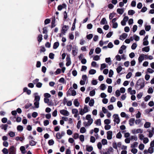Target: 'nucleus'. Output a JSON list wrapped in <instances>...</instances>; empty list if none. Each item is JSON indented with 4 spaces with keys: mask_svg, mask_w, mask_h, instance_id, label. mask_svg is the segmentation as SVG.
I'll list each match as a JSON object with an SVG mask.
<instances>
[{
    "mask_svg": "<svg viewBox=\"0 0 154 154\" xmlns=\"http://www.w3.org/2000/svg\"><path fill=\"white\" fill-rule=\"evenodd\" d=\"M82 119L84 120L85 119L88 120L87 122H85L83 123L85 127L90 126L92 124L93 121V119L91 118V115L90 114L87 115L85 118L84 117H83Z\"/></svg>",
    "mask_w": 154,
    "mask_h": 154,
    "instance_id": "obj_1",
    "label": "nucleus"
},
{
    "mask_svg": "<svg viewBox=\"0 0 154 154\" xmlns=\"http://www.w3.org/2000/svg\"><path fill=\"white\" fill-rule=\"evenodd\" d=\"M113 117L114 119V122H116L117 124H119L120 122V120L118 114H114L113 115Z\"/></svg>",
    "mask_w": 154,
    "mask_h": 154,
    "instance_id": "obj_4",
    "label": "nucleus"
},
{
    "mask_svg": "<svg viewBox=\"0 0 154 154\" xmlns=\"http://www.w3.org/2000/svg\"><path fill=\"white\" fill-rule=\"evenodd\" d=\"M9 152L12 154H16V148L15 147L12 146L9 148Z\"/></svg>",
    "mask_w": 154,
    "mask_h": 154,
    "instance_id": "obj_6",
    "label": "nucleus"
},
{
    "mask_svg": "<svg viewBox=\"0 0 154 154\" xmlns=\"http://www.w3.org/2000/svg\"><path fill=\"white\" fill-rule=\"evenodd\" d=\"M59 45V43L58 42H55L53 45V48L54 49H57Z\"/></svg>",
    "mask_w": 154,
    "mask_h": 154,
    "instance_id": "obj_27",
    "label": "nucleus"
},
{
    "mask_svg": "<svg viewBox=\"0 0 154 154\" xmlns=\"http://www.w3.org/2000/svg\"><path fill=\"white\" fill-rule=\"evenodd\" d=\"M60 113L64 116H68L69 115V112L66 110L62 109L60 111Z\"/></svg>",
    "mask_w": 154,
    "mask_h": 154,
    "instance_id": "obj_7",
    "label": "nucleus"
},
{
    "mask_svg": "<svg viewBox=\"0 0 154 154\" xmlns=\"http://www.w3.org/2000/svg\"><path fill=\"white\" fill-rule=\"evenodd\" d=\"M101 51V49L99 47L97 48L95 50V52L97 54H99Z\"/></svg>",
    "mask_w": 154,
    "mask_h": 154,
    "instance_id": "obj_34",
    "label": "nucleus"
},
{
    "mask_svg": "<svg viewBox=\"0 0 154 154\" xmlns=\"http://www.w3.org/2000/svg\"><path fill=\"white\" fill-rule=\"evenodd\" d=\"M35 99L34 101L39 102L40 100V97L38 95L37 93H35L34 94Z\"/></svg>",
    "mask_w": 154,
    "mask_h": 154,
    "instance_id": "obj_9",
    "label": "nucleus"
},
{
    "mask_svg": "<svg viewBox=\"0 0 154 154\" xmlns=\"http://www.w3.org/2000/svg\"><path fill=\"white\" fill-rule=\"evenodd\" d=\"M72 45H67V50L69 52H70L72 50Z\"/></svg>",
    "mask_w": 154,
    "mask_h": 154,
    "instance_id": "obj_56",
    "label": "nucleus"
},
{
    "mask_svg": "<svg viewBox=\"0 0 154 154\" xmlns=\"http://www.w3.org/2000/svg\"><path fill=\"white\" fill-rule=\"evenodd\" d=\"M93 149V148L92 146H86V150L88 151L89 152H91Z\"/></svg>",
    "mask_w": 154,
    "mask_h": 154,
    "instance_id": "obj_28",
    "label": "nucleus"
},
{
    "mask_svg": "<svg viewBox=\"0 0 154 154\" xmlns=\"http://www.w3.org/2000/svg\"><path fill=\"white\" fill-rule=\"evenodd\" d=\"M144 54H141L140 55L138 59V62L139 63H140L144 60Z\"/></svg>",
    "mask_w": 154,
    "mask_h": 154,
    "instance_id": "obj_12",
    "label": "nucleus"
},
{
    "mask_svg": "<svg viewBox=\"0 0 154 154\" xmlns=\"http://www.w3.org/2000/svg\"><path fill=\"white\" fill-rule=\"evenodd\" d=\"M122 137V135L120 132H119L116 135V137L118 139H120Z\"/></svg>",
    "mask_w": 154,
    "mask_h": 154,
    "instance_id": "obj_63",
    "label": "nucleus"
},
{
    "mask_svg": "<svg viewBox=\"0 0 154 154\" xmlns=\"http://www.w3.org/2000/svg\"><path fill=\"white\" fill-rule=\"evenodd\" d=\"M66 5L65 3H63L61 5H59L57 7V9L59 11L61 10L63 8H66Z\"/></svg>",
    "mask_w": 154,
    "mask_h": 154,
    "instance_id": "obj_11",
    "label": "nucleus"
},
{
    "mask_svg": "<svg viewBox=\"0 0 154 154\" xmlns=\"http://www.w3.org/2000/svg\"><path fill=\"white\" fill-rule=\"evenodd\" d=\"M72 112L73 114H77L78 113V110L76 109H72Z\"/></svg>",
    "mask_w": 154,
    "mask_h": 154,
    "instance_id": "obj_36",
    "label": "nucleus"
},
{
    "mask_svg": "<svg viewBox=\"0 0 154 154\" xmlns=\"http://www.w3.org/2000/svg\"><path fill=\"white\" fill-rule=\"evenodd\" d=\"M143 143L146 144L148 143L149 141V139L147 137H145L143 140Z\"/></svg>",
    "mask_w": 154,
    "mask_h": 154,
    "instance_id": "obj_62",
    "label": "nucleus"
},
{
    "mask_svg": "<svg viewBox=\"0 0 154 154\" xmlns=\"http://www.w3.org/2000/svg\"><path fill=\"white\" fill-rule=\"evenodd\" d=\"M137 46V44L135 43H134L131 46V48L133 50H134L136 48Z\"/></svg>",
    "mask_w": 154,
    "mask_h": 154,
    "instance_id": "obj_38",
    "label": "nucleus"
},
{
    "mask_svg": "<svg viewBox=\"0 0 154 154\" xmlns=\"http://www.w3.org/2000/svg\"><path fill=\"white\" fill-rule=\"evenodd\" d=\"M135 121L134 119L131 118L129 120V124L130 126H132L133 125Z\"/></svg>",
    "mask_w": 154,
    "mask_h": 154,
    "instance_id": "obj_23",
    "label": "nucleus"
},
{
    "mask_svg": "<svg viewBox=\"0 0 154 154\" xmlns=\"http://www.w3.org/2000/svg\"><path fill=\"white\" fill-rule=\"evenodd\" d=\"M94 100L93 99H91L90 101L89 105L91 106H93L94 103Z\"/></svg>",
    "mask_w": 154,
    "mask_h": 154,
    "instance_id": "obj_37",
    "label": "nucleus"
},
{
    "mask_svg": "<svg viewBox=\"0 0 154 154\" xmlns=\"http://www.w3.org/2000/svg\"><path fill=\"white\" fill-rule=\"evenodd\" d=\"M147 71L150 73H152L154 72V70L150 68H148L147 69Z\"/></svg>",
    "mask_w": 154,
    "mask_h": 154,
    "instance_id": "obj_60",
    "label": "nucleus"
},
{
    "mask_svg": "<svg viewBox=\"0 0 154 154\" xmlns=\"http://www.w3.org/2000/svg\"><path fill=\"white\" fill-rule=\"evenodd\" d=\"M117 13L120 15L123 14L124 11L123 9L118 8L117 10Z\"/></svg>",
    "mask_w": 154,
    "mask_h": 154,
    "instance_id": "obj_24",
    "label": "nucleus"
},
{
    "mask_svg": "<svg viewBox=\"0 0 154 154\" xmlns=\"http://www.w3.org/2000/svg\"><path fill=\"white\" fill-rule=\"evenodd\" d=\"M69 29L68 26L64 25L62 27V33H64L67 30Z\"/></svg>",
    "mask_w": 154,
    "mask_h": 154,
    "instance_id": "obj_13",
    "label": "nucleus"
},
{
    "mask_svg": "<svg viewBox=\"0 0 154 154\" xmlns=\"http://www.w3.org/2000/svg\"><path fill=\"white\" fill-rule=\"evenodd\" d=\"M73 104L76 107H78L80 104L78 100L77 99H75L73 101Z\"/></svg>",
    "mask_w": 154,
    "mask_h": 154,
    "instance_id": "obj_21",
    "label": "nucleus"
},
{
    "mask_svg": "<svg viewBox=\"0 0 154 154\" xmlns=\"http://www.w3.org/2000/svg\"><path fill=\"white\" fill-rule=\"evenodd\" d=\"M23 92H26L28 95H30L31 93V91L30 90L28 89L27 87H25L23 89Z\"/></svg>",
    "mask_w": 154,
    "mask_h": 154,
    "instance_id": "obj_16",
    "label": "nucleus"
},
{
    "mask_svg": "<svg viewBox=\"0 0 154 154\" xmlns=\"http://www.w3.org/2000/svg\"><path fill=\"white\" fill-rule=\"evenodd\" d=\"M112 131H109L107 132V138L108 140H110L112 138Z\"/></svg>",
    "mask_w": 154,
    "mask_h": 154,
    "instance_id": "obj_10",
    "label": "nucleus"
},
{
    "mask_svg": "<svg viewBox=\"0 0 154 154\" xmlns=\"http://www.w3.org/2000/svg\"><path fill=\"white\" fill-rule=\"evenodd\" d=\"M135 13L134 11L132 10H129L128 11V14L129 15H133Z\"/></svg>",
    "mask_w": 154,
    "mask_h": 154,
    "instance_id": "obj_32",
    "label": "nucleus"
},
{
    "mask_svg": "<svg viewBox=\"0 0 154 154\" xmlns=\"http://www.w3.org/2000/svg\"><path fill=\"white\" fill-rule=\"evenodd\" d=\"M17 129L19 131H22L23 129V127L22 126L19 125L17 126Z\"/></svg>",
    "mask_w": 154,
    "mask_h": 154,
    "instance_id": "obj_39",
    "label": "nucleus"
},
{
    "mask_svg": "<svg viewBox=\"0 0 154 154\" xmlns=\"http://www.w3.org/2000/svg\"><path fill=\"white\" fill-rule=\"evenodd\" d=\"M79 114L81 115H83L85 113L88 112V109L87 105H85L83 109L80 108L79 109Z\"/></svg>",
    "mask_w": 154,
    "mask_h": 154,
    "instance_id": "obj_3",
    "label": "nucleus"
},
{
    "mask_svg": "<svg viewBox=\"0 0 154 154\" xmlns=\"http://www.w3.org/2000/svg\"><path fill=\"white\" fill-rule=\"evenodd\" d=\"M110 121L109 119H106L104 120V123L106 125H109L110 123Z\"/></svg>",
    "mask_w": 154,
    "mask_h": 154,
    "instance_id": "obj_45",
    "label": "nucleus"
},
{
    "mask_svg": "<svg viewBox=\"0 0 154 154\" xmlns=\"http://www.w3.org/2000/svg\"><path fill=\"white\" fill-rule=\"evenodd\" d=\"M153 89L152 87H150L149 88L147 92L149 94H152L153 92Z\"/></svg>",
    "mask_w": 154,
    "mask_h": 154,
    "instance_id": "obj_46",
    "label": "nucleus"
},
{
    "mask_svg": "<svg viewBox=\"0 0 154 154\" xmlns=\"http://www.w3.org/2000/svg\"><path fill=\"white\" fill-rule=\"evenodd\" d=\"M130 139L131 140H134L136 141L137 140V136H131L130 137Z\"/></svg>",
    "mask_w": 154,
    "mask_h": 154,
    "instance_id": "obj_25",
    "label": "nucleus"
},
{
    "mask_svg": "<svg viewBox=\"0 0 154 154\" xmlns=\"http://www.w3.org/2000/svg\"><path fill=\"white\" fill-rule=\"evenodd\" d=\"M8 126L7 124H2L1 125L0 127L2 129H4L5 131H6Z\"/></svg>",
    "mask_w": 154,
    "mask_h": 154,
    "instance_id": "obj_17",
    "label": "nucleus"
},
{
    "mask_svg": "<svg viewBox=\"0 0 154 154\" xmlns=\"http://www.w3.org/2000/svg\"><path fill=\"white\" fill-rule=\"evenodd\" d=\"M95 139L94 137L93 136H91L90 137V142L92 143H94L95 142Z\"/></svg>",
    "mask_w": 154,
    "mask_h": 154,
    "instance_id": "obj_55",
    "label": "nucleus"
},
{
    "mask_svg": "<svg viewBox=\"0 0 154 154\" xmlns=\"http://www.w3.org/2000/svg\"><path fill=\"white\" fill-rule=\"evenodd\" d=\"M20 149L21 152L22 153L24 154L26 152L25 147L24 146H21L20 148Z\"/></svg>",
    "mask_w": 154,
    "mask_h": 154,
    "instance_id": "obj_22",
    "label": "nucleus"
},
{
    "mask_svg": "<svg viewBox=\"0 0 154 154\" xmlns=\"http://www.w3.org/2000/svg\"><path fill=\"white\" fill-rule=\"evenodd\" d=\"M9 135H10V136L11 137H14L15 136V134L14 132L13 131H10L8 133Z\"/></svg>",
    "mask_w": 154,
    "mask_h": 154,
    "instance_id": "obj_61",
    "label": "nucleus"
},
{
    "mask_svg": "<svg viewBox=\"0 0 154 154\" xmlns=\"http://www.w3.org/2000/svg\"><path fill=\"white\" fill-rule=\"evenodd\" d=\"M139 138L141 140H143L144 138V137L143 134H139L138 135Z\"/></svg>",
    "mask_w": 154,
    "mask_h": 154,
    "instance_id": "obj_54",
    "label": "nucleus"
},
{
    "mask_svg": "<svg viewBox=\"0 0 154 154\" xmlns=\"http://www.w3.org/2000/svg\"><path fill=\"white\" fill-rule=\"evenodd\" d=\"M111 127L110 125H106L105 126L104 128L106 130H108L110 129L111 128Z\"/></svg>",
    "mask_w": 154,
    "mask_h": 154,
    "instance_id": "obj_57",
    "label": "nucleus"
},
{
    "mask_svg": "<svg viewBox=\"0 0 154 154\" xmlns=\"http://www.w3.org/2000/svg\"><path fill=\"white\" fill-rule=\"evenodd\" d=\"M128 35L126 33H123L120 37V39L121 40H123L125 39L127 37Z\"/></svg>",
    "mask_w": 154,
    "mask_h": 154,
    "instance_id": "obj_14",
    "label": "nucleus"
},
{
    "mask_svg": "<svg viewBox=\"0 0 154 154\" xmlns=\"http://www.w3.org/2000/svg\"><path fill=\"white\" fill-rule=\"evenodd\" d=\"M65 132L63 131H62L60 133L57 132L56 135V138L57 139H60L65 135Z\"/></svg>",
    "mask_w": 154,
    "mask_h": 154,
    "instance_id": "obj_5",
    "label": "nucleus"
},
{
    "mask_svg": "<svg viewBox=\"0 0 154 154\" xmlns=\"http://www.w3.org/2000/svg\"><path fill=\"white\" fill-rule=\"evenodd\" d=\"M55 17L52 18L51 22V28H53L56 26L55 24Z\"/></svg>",
    "mask_w": 154,
    "mask_h": 154,
    "instance_id": "obj_18",
    "label": "nucleus"
},
{
    "mask_svg": "<svg viewBox=\"0 0 154 154\" xmlns=\"http://www.w3.org/2000/svg\"><path fill=\"white\" fill-rule=\"evenodd\" d=\"M48 144L50 146H51L53 145L54 143V141L53 140L51 139L49 140L48 142Z\"/></svg>",
    "mask_w": 154,
    "mask_h": 154,
    "instance_id": "obj_44",
    "label": "nucleus"
},
{
    "mask_svg": "<svg viewBox=\"0 0 154 154\" xmlns=\"http://www.w3.org/2000/svg\"><path fill=\"white\" fill-rule=\"evenodd\" d=\"M147 131L149 133V134L148 135L149 137V138H151L152 137L153 135V134L154 133H153L152 131V128L151 129V130L148 129L147 130Z\"/></svg>",
    "mask_w": 154,
    "mask_h": 154,
    "instance_id": "obj_20",
    "label": "nucleus"
},
{
    "mask_svg": "<svg viewBox=\"0 0 154 154\" xmlns=\"http://www.w3.org/2000/svg\"><path fill=\"white\" fill-rule=\"evenodd\" d=\"M122 68L121 66H118L117 69V72L118 73H119L122 70Z\"/></svg>",
    "mask_w": 154,
    "mask_h": 154,
    "instance_id": "obj_53",
    "label": "nucleus"
},
{
    "mask_svg": "<svg viewBox=\"0 0 154 154\" xmlns=\"http://www.w3.org/2000/svg\"><path fill=\"white\" fill-rule=\"evenodd\" d=\"M95 124L97 125H101L100 119H97L95 122Z\"/></svg>",
    "mask_w": 154,
    "mask_h": 154,
    "instance_id": "obj_50",
    "label": "nucleus"
},
{
    "mask_svg": "<svg viewBox=\"0 0 154 154\" xmlns=\"http://www.w3.org/2000/svg\"><path fill=\"white\" fill-rule=\"evenodd\" d=\"M149 152L150 154L152 153L153 152L154 148L153 147L151 146L148 149Z\"/></svg>",
    "mask_w": 154,
    "mask_h": 154,
    "instance_id": "obj_30",
    "label": "nucleus"
},
{
    "mask_svg": "<svg viewBox=\"0 0 154 154\" xmlns=\"http://www.w3.org/2000/svg\"><path fill=\"white\" fill-rule=\"evenodd\" d=\"M86 131V130L84 127H82L80 128V132L81 133H85Z\"/></svg>",
    "mask_w": 154,
    "mask_h": 154,
    "instance_id": "obj_33",
    "label": "nucleus"
},
{
    "mask_svg": "<svg viewBox=\"0 0 154 154\" xmlns=\"http://www.w3.org/2000/svg\"><path fill=\"white\" fill-rule=\"evenodd\" d=\"M151 29V26L150 25H145V29L147 31H149Z\"/></svg>",
    "mask_w": 154,
    "mask_h": 154,
    "instance_id": "obj_49",
    "label": "nucleus"
},
{
    "mask_svg": "<svg viewBox=\"0 0 154 154\" xmlns=\"http://www.w3.org/2000/svg\"><path fill=\"white\" fill-rule=\"evenodd\" d=\"M79 139L80 141L83 142L84 140V136L83 135H81L79 136Z\"/></svg>",
    "mask_w": 154,
    "mask_h": 154,
    "instance_id": "obj_58",
    "label": "nucleus"
},
{
    "mask_svg": "<svg viewBox=\"0 0 154 154\" xmlns=\"http://www.w3.org/2000/svg\"><path fill=\"white\" fill-rule=\"evenodd\" d=\"M100 24L101 25H104L107 24V22L105 18H103L102 19L100 22Z\"/></svg>",
    "mask_w": 154,
    "mask_h": 154,
    "instance_id": "obj_19",
    "label": "nucleus"
},
{
    "mask_svg": "<svg viewBox=\"0 0 154 154\" xmlns=\"http://www.w3.org/2000/svg\"><path fill=\"white\" fill-rule=\"evenodd\" d=\"M95 92L94 90H93L90 92L89 95L91 96H93L95 94Z\"/></svg>",
    "mask_w": 154,
    "mask_h": 154,
    "instance_id": "obj_47",
    "label": "nucleus"
},
{
    "mask_svg": "<svg viewBox=\"0 0 154 154\" xmlns=\"http://www.w3.org/2000/svg\"><path fill=\"white\" fill-rule=\"evenodd\" d=\"M100 89L102 90H104L106 88L105 85L104 84H102L100 86Z\"/></svg>",
    "mask_w": 154,
    "mask_h": 154,
    "instance_id": "obj_31",
    "label": "nucleus"
},
{
    "mask_svg": "<svg viewBox=\"0 0 154 154\" xmlns=\"http://www.w3.org/2000/svg\"><path fill=\"white\" fill-rule=\"evenodd\" d=\"M73 137L75 139H76L79 137V134L76 133H75L73 134Z\"/></svg>",
    "mask_w": 154,
    "mask_h": 154,
    "instance_id": "obj_41",
    "label": "nucleus"
},
{
    "mask_svg": "<svg viewBox=\"0 0 154 154\" xmlns=\"http://www.w3.org/2000/svg\"><path fill=\"white\" fill-rule=\"evenodd\" d=\"M106 67V65L105 63H103L101 64L100 68L101 70H102L104 68H105Z\"/></svg>",
    "mask_w": 154,
    "mask_h": 154,
    "instance_id": "obj_59",
    "label": "nucleus"
},
{
    "mask_svg": "<svg viewBox=\"0 0 154 154\" xmlns=\"http://www.w3.org/2000/svg\"><path fill=\"white\" fill-rule=\"evenodd\" d=\"M151 123L148 122H146L144 124V127L145 128H148L150 127Z\"/></svg>",
    "mask_w": 154,
    "mask_h": 154,
    "instance_id": "obj_29",
    "label": "nucleus"
},
{
    "mask_svg": "<svg viewBox=\"0 0 154 154\" xmlns=\"http://www.w3.org/2000/svg\"><path fill=\"white\" fill-rule=\"evenodd\" d=\"M2 152L4 154H7L8 152V150L5 148H4L2 149Z\"/></svg>",
    "mask_w": 154,
    "mask_h": 154,
    "instance_id": "obj_64",
    "label": "nucleus"
},
{
    "mask_svg": "<svg viewBox=\"0 0 154 154\" xmlns=\"http://www.w3.org/2000/svg\"><path fill=\"white\" fill-rule=\"evenodd\" d=\"M96 72V71L94 69H91L89 72V73L90 74L93 75L95 74Z\"/></svg>",
    "mask_w": 154,
    "mask_h": 154,
    "instance_id": "obj_35",
    "label": "nucleus"
},
{
    "mask_svg": "<svg viewBox=\"0 0 154 154\" xmlns=\"http://www.w3.org/2000/svg\"><path fill=\"white\" fill-rule=\"evenodd\" d=\"M132 132L134 134L139 133H142L143 132V130L140 128L134 129L132 130Z\"/></svg>",
    "mask_w": 154,
    "mask_h": 154,
    "instance_id": "obj_8",
    "label": "nucleus"
},
{
    "mask_svg": "<svg viewBox=\"0 0 154 154\" xmlns=\"http://www.w3.org/2000/svg\"><path fill=\"white\" fill-rule=\"evenodd\" d=\"M36 143L33 140H31L29 141V144L31 146H35L36 145Z\"/></svg>",
    "mask_w": 154,
    "mask_h": 154,
    "instance_id": "obj_42",
    "label": "nucleus"
},
{
    "mask_svg": "<svg viewBox=\"0 0 154 154\" xmlns=\"http://www.w3.org/2000/svg\"><path fill=\"white\" fill-rule=\"evenodd\" d=\"M34 104L36 108H38L39 107V102L35 101Z\"/></svg>",
    "mask_w": 154,
    "mask_h": 154,
    "instance_id": "obj_48",
    "label": "nucleus"
},
{
    "mask_svg": "<svg viewBox=\"0 0 154 154\" xmlns=\"http://www.w3.org/2000/svg\"><path fill=\"white\" fill-rule=\"evenodd\" d=\"M144 147V145L143 144L141 143L140 144L139 146V148L140 150H143Z\"/></svg>",
    "mask_w": 154,
    "mask_h": 154,
    "instance_id": "obj_51",
    "label": "nucleus"
},
{
    "mask_svg": "<svg viewBox=\"0 0 154 154\" xmlns=\"http://www.w3.org/2000/svg\"><path fill=\"white\" fill-rule=\"evenodd\" d=\"M144 86V82L143 80L140 79L137 81L135 87L138 89H142Z\"/></svg>",
    "mask_w": 154,
    "mask_h": 154,
    "instance_id": "obj_2",
    "label": "nucleus"
},
{
    "mask_svg": "<svg viewBox=\"0 0 154 154\" xmlns=\"http://www.w3.org/2000/svg\"><path fill=\"white\" fill-rule=\"evenodd\" d=\"M71 89H72V88H70L68 91V92H71V94H70V95H71L73 96H75L76 94L75 91L74 90L71 91L70 90Z\"/></svg>",
    "mask_w": 154,
    "mask_h": 154,
    "instance_id": "obj_15",
    "label": "nucleus"
},
{
    "mask_svg": "<svg viewBox=\"0 0 154 154\" xmlns=\"http://www.w3.org/2000/svg\"><path fill=\"white\" fill-rule=\"evenodd\" d=\"M100 59V57L97 55L94 56V57L93 60H94L97 61Z\"/></svg>",
    "mask_w": 154,
    "mask_h": 154,
    "instance_id": "obj_52",
    "label": "nucleus"
},
{
    "mask_svg": "<svg viewBox=\"0 0 154 154\" xmlns=\"http://www.w3.org/2000/svg\"><path fill=\"white\" fill-rule=\"evenodd\" d=\"M149 46H147L142 48V51L147 52L149 51Z\"/></svg>",
    "mask_w": 154,
    "mask_h": 154,
    "instance_id": "obj_26",
    "label": "nucleus"
},
{
    "mask_svg": "<svg viewBox=\"0 0 154 154\" xmlns=\"http://www.w3.org/2000/svg\"><path fill=\"white\" fill-rule=\"evenodd\" d=\"M138 143L137 142H135L131 145V147L132 148H134L137 146Z\"/></svg>",
    "mask_w": 154,
    "mask_h": 154,
    "instance_id": "obj_43",
    "label": "nucleus"
},
{
    "mask_svg": "<svg viewBox=\"0 0 154 154\" xmlns=\"http://www.w3.org/2000/svg\"><path fill=\"white\" fill-rule=\"evenodd\" d=\"M42 35L41 34L39 35L38 37V41L39 42H40L42 40Z\"/></svg>",
    "mask_w": 154,
    "mask_h": 154,
    "instance_id": "obj_40",
    "label": "nucleus"
}]
</instances>
